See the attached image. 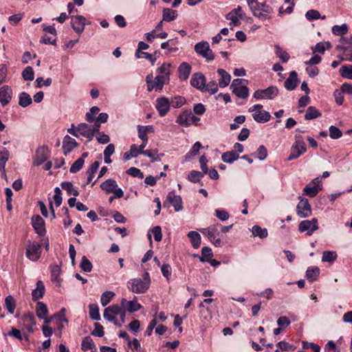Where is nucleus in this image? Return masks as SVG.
<instances>
[{
    "label": "nucleus",
    "mask_w": 352,
    "mask_h": 352,
    "mask_svg": "<svg viewBox=\"0 0 352 352\" xmlns=\"http://www.w3.org/2000/svg\"><path fill=\"white\" fill-rule=\"evenodd\" d=\"M205 83L206 78L201 73H195L190 78V85L201 91L204 89Z\"/></svg>",
    "instance_id": "25"
},
{
    "label": "nucleus",
    "mask_w": 352,
    "mask_h": 352,
    "mask_svg": "<svg viewBox=\"0 0 352 352\" xmlns=\"http://www.w3.org/2000/svg\"><path fill=\"white\" fill-rule=\"evenodd\" d=\"M239 158V154L236 151L225 152L221 155L222 160L228 164H232Z\"/></svg>",
    "instance_id": "45"
},
{
    "label": "nucleus",
    "mask_w": 352,
    "mask_h": 352,
    "mask_svg": "<svg viewBox=\"0 0 352 352\" xmlns=\"http://www.w3.org/2000/svg\"><path fill=\"white\" fill-rule=\"evenodd\" d=\"M61 270L59 266L54 265L51 270V280L56 284L57 287H60L62 278H60Z\"/></svg>",
    "instance_id": "37"
},
{
    "label": "nucleus",
    "mask_w": 352,
    "mask_h": 352,
    "mask_svg": "<svg viewBox=\"0 0 352 352\" xmlns=\"http://www.w3.org/2000/svg\"><path fill=\"white\" fill-rule=\"evenodd\" d=\"M200 232L206 235L209 241L215 246L220 248L223 245V242L219 237V225H212L206 228H202Z\"/></svg>",
    "instance_id": "6"
},
{
    "label": "nucleus",
    "mask_w": 352,
    "mask_h": 352,
    "mask_svg": "<svg viewBox=\"0 0 352 352\" xmlns=\"http://www.w3.org/2000/svg\"><path fill=\"white\" fill-rule=\"evenodd\" d=\"M5 307L10 314H14L16 308V302L12 296L9 295L6 298Z\"/></svg>",
    "instance_id": "50"
},
{
    "label": "nucleus",
    "mask_w": 352,
    "mask_h": 352,
    "mask_svg": "<svg viewBox=\"0 0 352 352\" xmlns=\"http://www.w3.org/2000/svg\"><path fill=\"white\" fill-rule=\"evenodd\" d=\"M142 155L151 158L152 162L160 161L161 157L164 156V154H158V151L156 148L143 151Z\"/></svg>",
    "instance_id": "43"
},
{
    "label": "nucleus",
    "mask_w": 352,
    "mask_h": 352,
    "mask_svg": "<svg viewBox=\"0 0 352 352\" xmlns=\"http://www.w3.org/2000/svg\"><path fill=\"white\" fill-rule=\"evenodd\" d=\"M89 316L94 320H100L99 307L97 304H90L89 305Z\"/></svg>",
    "instance_id": "47"
},
{
    "label": "nucleus",
    "mask_w": 352,
    "mask_h": 352,
    "mask_svg": "<svg viewBox=\"0 0 352 352\" xmlns=\"http://www.w3.org/2000/svg\"><path fill=\"white\" fill-rule=\"evenodd\" d=\"M244 15L245 14L242 8L240 6H238L237 8L232 10L226 14V19L230 21V25L236 27L240 25V19H243L244 18Z\"/></svg>",
    "instance_id": "14"
},
{
    "label": "nucleus",
    "mask_w": 352,
    "mask_h": 352,
    "mask_svg": "<svg viewBox=\"0 0 352 352\" xmlns=\"http://www.w3.org/2000/svg\"><path fill=\"white\" fill-rule=\"evenodd\" d=\"M191 72V66L186 62L182 63L178 67L179 77L182 80H186Z\"/></svg>",
    "instance_id": "35"
},
{
    "label": "nucleus",
    "mask_w": 352,
    "mask_h": 352,
    "mask_svg": "<svg viewBox=\"0 0 352 352\" xmlns=\"http://www.w3.org/2000/svg\"><path fill=\"white\" fill-rule=\"evenodd\" d=\"M94 346L93 340L89 337L87 336L84 338L81 343V349L84 351H88L91 350Z\"/></svg>",
    "instance_id": "57"
},
{
    "label": "nucleus",
    "mask_w": 352,
    "mask_h": 352,
    "mask_svg": "<svg viewBox=\"0 0 352 352\" xmlns=\"http://www.w3.org/2000/svg\"><path fill=\"white\" fill-rule=\"evenodd\" d=\"M170 204L174 207L175 211L178 212L183 209L182 199L179 195H177L174 192H170L166 198Z\"/></svg>",
    "instance_id": "27"
},
{
    "label": "nucleus",
    "mask_w": 352,
    "mask_h": 352,
    "mask_svg": "<svg viewBox=\"0 0 352 352\" xmlns=\"http://www.w3.org/2000/svg\"><path fill=\"white\" fill-rule=\"evenodd\" d=\"M23 326L29 332L33 331V327L36 324L35 318L32 313H28L22 317Z\"/></svg>",
    "instance_id": "32"
},
{
    "label": "nucleus",
    "mask_w": 352,
    "mask_h": 352,
    "mask_svg": "<svg viewBox=\"0 0 352 352\" xmlns=\"http://www.w3.org/2000/svg\"><path fill=\"white\" fill-rule=\"evenodd\" d=\"M204 174L201 172L192 170L190 172L188 176V179L192 183H197L200 181V179L204 177Z\"/></svg>",
    "instance_id": "62"
},
{
    "label": "nucleus",
    "mask_w": 352,
    "mask_h": 352,
    "mask_svg": "<svg viewBox=\"0 0 352 352\" xmlns=\"http://www.w3.org/2000/svg\"><path fill=\"white\" fill-rule=\"evenodd\" d=\"M61 187L63 190H66L68 195H72L74 197H77L79 195L78 191L74 188L73 184L70 182H62Z\"/></svg>",
    "instance_id": "49"
},
{
    "label": "nucleus",
    "mask_w": 352,
    "mask_h": 352,
    "mask_svg": "<svg viewBox=\"0 0 352 352\" xmlns=\"http://www.w3.org/2000/svg\"><path fill=\"white\" fill-rule=\"evenodd\" d=\"M12 89L8 85H3L0 88V103L3 107L9 104L12 98Z\"/></svg>",
    "instance_id": "22"
},
{
    "label": "nucleus",
    "mask_w": 352,
    "mask_h": 352,
    "mask_svg": "<svg viewBox=\"0 0 352 352\" xmlns=\"http://www.w3.org/2000/svg\"><path fill=\"white\" fill-rule=\"evenodd\" d=\"M201 147V144L199 142H196L190 148V151L186 153L185 156L186 159H189L191 157L197 155Z\"/></svg>",
    "instance_id": "61"
},
{
    "label": "nucleus",
    "mask_w": 352,
    "mask_h": 352,
    "mask_svg": "<svg viewBox=\"0 0 352 352\" xmlns=\"http://www.w3.org/2000/svg\"><path fill=\"white\" fill-rule=\"evenodd\" d=\"M170 73L171 65L170 63H163L157 68L155 80L157 82V86L160 90H162L164 85L169 83Z\"/></svg>",
    "instance_id": "2"
},
{
    "label": "nucleus",
    "mask_w": 352,
    "mask_h": 352,
    "mask_svg": "<svg viewBox=\"0 0 352 352\" xmlns=\"http://www.w3.org/2000/svg\"><path fill=\"white\" fill-rule=\"evenodd\" d=\"M339 72L343 78L352 80V65L342 66Z\"/></svg>",
    "instance_id": "54"
},
{
    "label": "nucleus",
    "mask_w": 352,
    "mask_h": 352,
    "mask_svg": "<svg viewBox=\"0 0 352 352\" xmlns=\"http://www.w3.org/2000/svg\"><path fill=\"white\" fill-rule=\"evenodd\" d=\"M45 292V287L42 280L36 282V288L32 292V298L33 301H36L42 298Z\"/></svg>",
    "instance_id": "30"
},
{
    "label": "nucleus",
    "mask_w": 352,
    "mask_h": 352,
    "mask_svg": "<svg viewBox=\"0 0 352 352\" xmlns=\"http://www.w3.org/2000/svg\"><path fill=\"white\" fill-rule=\"evenodd\" d=\"M41 244L36 241H28L26 248V256L32 261H37L41 255Z\"/></svg>",
    "instance_id": "9"
},
{
    "label": "nucleus",
    "mask_w": 352,
    "mask_h": 352,
    "mask_svg": "<svg viewBox=\"0 0 352 352\" xmlns=\"http://www.w3.org/2000/svg\"><path fill=\"white\" fill-rule=\"evenodd\" d=\"M251 231L254 236H258L261 239L266 238L268 235L267 230L266 228H262L258 225L254 226Z\"/></svg>",
    "instance_id": "46"
},
{
    "label": "nucleus",
    "mask_w": 352,
    "mask_h": 352,
    "mask_svg": "<svg viewBox=\"0 0 352 352\" xmlns=\"http://www.w3.org/2000/svg\"><path fill=\"white\" fill-rule=\"evenodd\" d=\"M177 11L170 8H164L162 11V19L164 21L170 22L177 19Z\"/></svg>",
    "instance_id": "38"
},
{
    "label": "nucleus",
    "mask_w": 352,
    "mask_h": 352,
    "mask_svg": "<svg viewBox=\"0 0 352 352\" xmlns=\"http://www.w3.org/2000/svg\"><path fill=\"white\" fill-rule=\"evenodd\" d=\"M299 82L298 78V74L295 71H292L289 73V77L285 80L284 86L286 89L292 91L296 89Z\"/></svg>",
    "instance_id": "26"
},
{
    "label": "nucleus",
    "mask_w": 352,
    "mask_h": 352,
    "mask_svg": "<svg viewBox=\"0 0 352 352\" xmlns=\"http://www.w3.org/2000/svg\"><path fill=\"white\" fill-rule=\"evenodd\" d=\"M307 151V147L301 135H296L295 141L291 147V152L287 158L289 161L298 158Z\"/></svg>",
    "instance_id": "4"
},
{
    "label": "nucleus",
    "mask_w": 352,
    "mask_h": 352,
    "mask_svg": "<svg viewBox=\"0 0 352 352\" xmlns=\"http://www.w3.org/2000/svg\"><path fill=\"white\" fill-rule=\"evenodd\" d=\"M118 314H119V305H112L104 309L103 317L105 320L111 322L115 320Z\"/></svg>",
    "instance_id": "28"
},
{
    "label": "nucleus",
    "mask_w": 352,
    "mask_h": 352,
    "mask_svg": "<svg viewBox=\"0 0 352 352\" xmlns=\"http://www.w3.org/2000/svg\"><path fill=\"white\" fill-rule=\"evenodd\" d=\"M259 6L256 8L254 16L261 19L266 20L271 18V14L273 13V8L267 4V3H259Z\"/></svg>",
    "instance_id": "15"
},
{
    "label": "nucleus",
    "mask_w": 352,
    "mask_h": 352,
    "mask_svg": "<svg viewBox=\"0 0 352 352\" xmlns=\"http://www.w3.org/2000/svg\"><path fill=\"white\" fill-rule=\"evenodd\" d=\"M336 49L342 52V60L352 62V45L344 46L343 45H337Z\"/></svg>",
    "instance_id": "36"
},
{
    "label": "nucleus",
    "mask_w": 352,
    "mask_h": 352,
    "mask_svg": "<svg viewBox=\"0 0 352 352\" xmlns=\"http://www.w3.org/2000/svg\"><path fill=\"white\" fill-rule=\"evenodd\" d=\"M49 157V149L45 146H39L35 153L34 158V165L38 166L43 164Z\"/></svg>",
    "instance_id": "18"
},
{
    "label": "nucleus",
    "mask_w": 352,
    "mask_h": 352,
    "mask_svg": "<svg viewBox=\"0 0 352 352\" xmlns=\"http://www.w3.org/2000/svg\"><path fill=\"white\" fill-rule=\"evenodd\" d=\"M192 113L189 109L183 110L177 116L176 123L181 126L188 127L192 124Z\"/></svg>",
    "instance_id": "19"
},
{
    "label": "nucleus",
    "mask_w": 352,
    "mask_h": 352,
    "mask_svg": "<svg viewBox=\"0 0 352 352\" xmlns=\"http://www.w3.org/2000/svg\"><path fill=\"white\" fill-rule=\"evenodd\" d=\"M278 94V89L275 86H270L265 89H258L254 93V98L256 100H272Z\"/></svg>",
    "instance_id": "11"
},
{
    "label": "nucleus",
    "mask_w": 352,
    "mask_h": 352,
    "mask_svg": "<svg viewBox=\"0 0 352 352\" xmlns=\"http://www.w3.org/2000/svg\"><path fill=\"white\" fill-rule=\"evenodd\" d=\"M349 30V27L346 23L340 25H335L331 28L332 34L335 36H345Z\"/></svg>",
    "instance_id": "40"
},
{
    "label": "nucleus",
    "mask_w": 352,
    "mask_h": 352,
    "mask_svg": "<svg viewBox=\"0 0 352 352\" xmlns=\"http://www.w3.org/2000/svg\"><path fill=\"white\" fill-rule=\"evenodd\" d=\"M263 105L257 104L249 108V111L252 113L253 119L258 123H265L271 118L270 113L262 110Z\"/></svg>",
    "instance_id": "7"
},
{
    "label": "nucleus",
    "mask_w": 352,
    "mask_h": 352,
    "mask_svg": "<svg viewBox=\"0 0 352 352\" xmlns=\"http://www.w3.org/2000/svg\"><path fill=\"white\" fill-rule=\"evenodd\" d=\"M247 80L241 78L233 80L230 89L234 94L237 97L246 99L249 96V89L246 86Z\"/></svg>",
    "instance_id": "5"
},
{
    "label": "nucleus",
    "mask_w": 352,
    "mask_h": 352,
    "mask_svg": "<svg viewBox=\"0 0 352 352\" xmlns=\"http://www.w3.org/2000/svg\"><path fill=\"white\" fill-rule=\"evenodd\" d=\"M80 267L85 272H90L92 270L93 265L90 261L85 256H83L80 264Z\"/></svg>",
    "instance_id": "59"
},
{
    "label": "nucleus",
    "mask_w": 352,
    "mask_h": 352,
    "mask_svg": "<svg viewBox=\"0 0 352 352\" xmlns=\"http://www.w3.org/2000/svg\"><path fill=\"white\" fill-rule=\"evenodd\" d=\"M100 166V162L98 161L94 162L90 166L89 168L87 170L86 174L87 175L86 184H91V186H93L96 180L93 181L95 173L97 172Z\"/></svg>",
    "instance_id": "31"
},
{
    "label": "nucleus",
    "mask_w": 352,
    "mask_h": 352,
    "mask_svg": "<svg viewBox=\"0 0 352 352\" xmlns=\"http://www.w3.org/2000/svg\"><path fill=\"white\" fill-rule=\"evenodd\" d=\"M36 313L38 318L45 320V324H49L51 320L47 319L48 309L47 305L43 302H38L36 306Z\"/></svg>",
    "instance_id": "29"
},
{
    "label": "nucleus",
    "mask_w": 352,
    "mask_h": 352,
    "mask_svg": "<svg viewBox=\"0 0 352 352\" xmlns=\"http://www.w3.org/2000/svg\"><path fill=\"white\" fill-rule=\"evenodd\" d=\"M213 256L211 248L208 247H204L201 250V256H199V261L201 262H207Z\"/></svg>",
    "instance_id": "55"
},
{
    "label": "nucleus",
    "mask_w": 352,
    "mask_h": 352,
    "mask_svg": "<svg viewBox=\"0 0 352 352\" xmlns=\"http://www.w3.org/2000/svg\"><path fill=\"white\" fill-rule=\"evenodd\" d=\"M318 222L316 218L311 220H303L299 223L298 230L300 232H306L307 236H311L313 233L318 230Z\"/></svg>",
    "instance_id": "12"
},
{
    "label": "nucleus",
    "mask_w": 352,
    "mask_h": 352,
    "mask_svg": "<svg viewBox=\"0 0 352 352\" xmlns=\"http://www.w3.org/2000/svg\"><path fill=\"white\" fill-rule=\"evenodd\" d=\"M170 100L166 97H160L156 99L155 108L160 117L165 116L170 111Z\"/></svg>",
    "instance_id": "17"
},
{
    "label": "nucleus",
    "mask_w": 352,
    "mask_h": 352,
    "mask_svg": "<svg viewBox=\"0 0 352 352\" xmlns=\"http://www.w3.org/2000/svg\"><path fill=\"white\" fill-rule=\"evenodd\" d=\"M99 111L100 109L98 107H92L85 115L86 120L89 123L93 122L96 119V116Z\"/></svg>",
    "instance_id": "56"
},
{
    "label": "nucleus",
    "mask_w": 352,
    "mask_h": 352,
    "mask_svg": "<svg viewBox=\"0 0 352 352\" xmlns=\"http://www.w3.org/2000/svg\"><path fill=\"white\" fill-rule=\"evenodd\" d=\"M218 85L214 80L209 82L207 85L205 84L204 89H202L203 92H207L210 95L214 94L218 91Z\"/></svg>",
    "instance_id": "52"
},
{
    "label": "nucleus",
    "mask_w": 352,
    "mask_h": 352,
    "mask_svg": "<svg viewBox=\"0 0 352 352\" xmlns=\"http://www.w3.org/2000/svg\"><path fill=\"white\" fill-rule=\"evenodd\" d=\"M22 77L25 80H33L34 78L33 68L31 66L26 67L22 72Z\"/></svg>",
    "instance_id": "60"
},
{
    "label": "nucleus",
    "mask_w": 352,
    "mask_h": 352,
    "mask_svg": "<svg viewBox=\"0 0 352 352\" xmlns=\"http://www.w3.org/2000/svg\"><path fill=\"white\" fill-rule=\"evenodd\" d=\"M186 100L184 97L177 96L171 98L170 104L173 108L177 109L182 107L186 103Z\"/></svg>",
    "instance_id": "51"
},
{
    "label": "nucleus",
    "mask_w": 352,
    "mask_h": 352,
    "mask_svg": "<svg viewBox=\"0 0 352 352\" xmlns=\"http://www.w3.org/2000/svg\"><path fill=\"white\" fill-rule=\"evenodd\" d=\"M67 131L71 135L78 138L80 135L85 137L89 141H91L94 138V133L91 130V126L86 123H80L78 126L74 124L71 125V128L67 129Z\"/></svg>",
    "instance_id": "3"
},
{
    "label": "nucleus",
    "mask_w": 352,
    "mask_h": 352,
    "mask_svg": "<svg viewBox=\"0 0 352 352\" xmlns=\"http://www.w3.org/2000/svg\"><path fill=\"white\" fill-rule=\"evenodd\" d=\"M194 49L199 56L206 59L208 62L212 61L214 59V54L210 48L208 42H199L195 44Z\"/></svg>",
    "instance_id": "8"
},
{
    "label": "nucleus",
    "mask_w": 352,
    "mask_h": 352,
    "mask_svg": "<svg viewBox=\"0 0 352 352\" xmlns=\"http://www.w3.org/2000/svg\"><path fill=\"white\" fill-rule=\"evenodd\" d=\"M32 102L30 95L26 92H21L19 96V104L22 107H27Z\"/></svg>",
    "instance_id": "41"
},
{
    "label": "nucleus",
    "mask_w": 352,
    "mask_h": 352,
    "mask_svg": "<svg viewBox=\"0 0 352 352\" xmlns=\"http://www.w3.org/2000/svg\"><path fill=\"white\" fill-rule=\"evenodd\" d=\"M338 254L333 251H324L322 253V261L332 263L336 260Z\"/></svg>",
    "instance_id": "53"
},
{
    "label": "nucleus",
    "mask_w": 352,
    "mask_h": 352,
    "mask_svg": "<svg viewBox=\"0 0 352 352\" xmlns=\"http://www.w3.org/2000/svg\"><path fill=\"white\" fill-rule=\"evenodd\" d=\"M84 164L85 160H82V158H78L72 164L69 168V172L72 173H77L82 168Z\"/></svg>",
    "instance_id": "64"
},
{
    "label": "nucleus",
    "mask_w": 352,
    "mask_h": 352,
    "mask_svg": "<svg viewBox=\"0 0 352 352\" xmlns=\"http://www.w3.org/2000/svg\"><path fill=\"white\" fill-rule=\"evenodd\" d=\"M299 202L296 206L297 214L300 218H305L311 214V208L308 199L299 197Z\"/></svg>",
    "instance_id": "16"
},
{
    "label": "nucleus",
    "mask_w": 352,
    "mask_h": 352,
    "mask_svg": "<svg viewBox=\"0 0 352 352\" xmlns=\"http://www.w3.org/2000/svg\"><path fill=\"white\" fill-rule=\"evenodd\" d=\"M275 53L283 63H287L289 59V54L283 51L279 45L275 46Z\"/></svg>",
    "instance_id": "58"
},
{
    "label": "nucleus",
    "mask_w": 352,
    "mask_h": 352,
    "mask_svg": "<svg viewBox=\"0 0 352 352\" xmlns=\"http://www.w3.org/2000/svg\"><path fill=\"white\" fill-rule=\"evenodd\" d=\"M120 307L130 313L137 311L142 308V305L138 302L136 298L132 300H126L125 298H122L120 302Z\"/></svg>",
    "instance_id": "23"
},
{
    "label": "nucleus",
    "mask_w": 352,
    "mask_h": 352,
    "mask_svg": "<svg viewBox=\"0 0 352 352\" xmlns=\"http://www.w3.org/2000/svg\"><path fill=\"white\" fill-rule=\"evenodd\" d=\"M71 19V25L73 30L78 34H80L84 30L86 19L81 15H77L72 16Z\"/></svg>",
    "instance_id": "21"
},
{
    "label": "nucleus",
    "mask_w": 352,
    "mask_h": 352,
    "mask_svg": "<svg viewBox=\"0 0 352 352\" xmlns=\"http://www.w3.org/2000/svg\"><path fill=\"white\" fill-rule=\"evenodd\" d=\"M151 282L149 273L145 272L142 278H131L127 282L126 286L129 290L133 293L144 294L149 289Z\"/></svg>",
    "instance_id": "1"
},
{
    "label": "nucleus",
    "mask_w": 352,
    "mask_h": 352,
    "mask_svg": "<svg viewBox=\"0 0 352 352\" xmlns=\"http://www.w3.org/2000/svg\"><path fill=\"white\" fill-rule=\"evenodd\" d=\"M321 116V113L315 107H309L307 109L305 115V119L307 120H313Z\"/></svg>",
    "instance_id": "44"
},
{
    "label": "nucleus",
    "mask_w": 352,
    "mask_h": 352,
    "mask_svg": "<svg viewBox=\"0 0 352 352\" xmlns=\"http://www.w3.org/2000/svg\"><path fill=\"white\" fill-rule=\"evenodd\" d=\"M78 146V143L75 139L67 135L64 137L63 140V149L65 155L71 153L74 148Z\"/></svg>",
    "instance_id": "24"
},
{
    "label": "nucleus",
    "mask_w": 352,
    "mask_h": 352,
    "mask_svg": "<svg viewBox=\"0 0 352 352\" xmlns=\"http://www.w3.org/2000/svg\"><path fill=\"white\" fill-rule=\"evenodd\" d=\"M100 186L106 193H113L116 197L121 198L124 195L123 190L120 188H118L117 182L113 179L105 180Z\"/></svg>",
    "instance_id": "10"
},
{
    "label": "nucleus",
    "mask_w": 352,
    "mask_h": 352,
    "mask_svg": "<svg viewBox=\"0 0 352 352\" xmlns=\"http://www.w3.org/2000/svg\"><path fill=\"white\" fill-rule=\"evenodd\" d=\"M331 43L329 41L318 42L316 45L311 47L313 54H324L326 50L331 48Z\"/></svg>",
    "instance_id": "34"
},
{
    "label": "nucleus",
    "mask_w": 352,
    "mask_h": 352,
    "mask_svg": "<svg viewBox=\"0 0 352 352\" xmlns=\"http://www.w3.org/2000/svg\"><path fill=\"white\" fill-rule=\"evenodd\" d=\"M329 136L331 139L336 140L342 136V131L337 126L331 125L329 129Z\"/></svg>",
    "instance_id": "63"
},
{
    "label": "nucleus",
    "mask_w": 352,
    "mask_h": 352,
    "mask_svg": "<svg viewBox=\"0 0 352 352\" xmlns=\"http://www.w3.org/2000/svg\"><path fill=\"white\" fill-rule=\"evenodd\" d=\"M320 274V269L316 266L309 267L306 271V277L310 282L315 281Z\"/></svg>",
    "instance_id": "39"
},
{
    "label": "nucleus",
    "mask_w": 352,
    "mask_h": 352,
    "mask_svg": "<svg viewBox=\"0 0 352 352\" xmlns=\"http://www.w3.org/2000/svg\"><path fill=\"white\" fill-rule=\"evenodd\" d=\"M217 73L220 76L219 86L221 88L227 87L231 81V76L223 69H218Z\"/></svg>",
    "instance_id": "33"
},
{
    "label": "nucleus",
    "mask_w": 352,
    "mask_h": 352,
    "mask_svg": "<svg viewBox=\"0 0 352 352\" xmlns=\"http://www.w3.org/2000/svg\"><path fill=\"white\" fill-rule=\"evenodd\" d=\"M322 189V185L321 179L320 177H316L303 188V192L307 196L314 197Z\"/></svg>",
    "instance_id": "13"
},
{
    "label": "nucleus",
    "mask_w": 352,
    "mask_h": 352,
    "mask_svg": "<svg viewBox=\"0 0 352 352\" xmlns=\"http://www.w3.org/2000/svg\"><path fill=\"white\" fill-rule=\"evenodd\" d=\"M115 293L112 291H106L100 296V302L103 307L107 306L115 296Z\"/></svg>",
    "instance_id": "48"
},
{
    "label": "nucleus",
    "mask_w": 352,
    "mask_h": 352,
    "mask_svg": "<svg viewBox=\"0 0 352 352\" xmlns=\"http://www.w3.org/2000/svg\"><path fill=\"white\" fill-rule=\"evenodd\" d=\"M188 236L189 237L194 248L197 249L199 248L201 244V236L197 232L190 231L188 232Z\"/></svg>",
    "instance_id": "42"
},
{
    "label": "nucleus",
    "mask_w": 352,
    "mask_h": 352,
    "mask_svg": "<svg viewBox=\"0 0 352 352\" xmlns=\"http://www.w3.org/2000/svg\"><path fill=\"white\" fill-rule=\"evenodd\" d=\"M32 226L35 232L39 236H44L46 234L45 221L40 215L36 214L32 216Z\"/></svg>",
    "instance_id": "20"
}]
</instances>
